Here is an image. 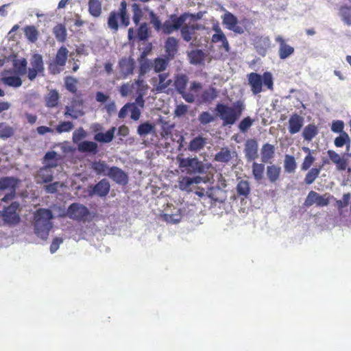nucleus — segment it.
<instances>
[{
	"mask_svg": "<svg viewBox=\"0 0 351 351\" xmlns=\"http://www.w3.org/2000/svg\"><path fill=\"white\" fill-rule=\"evenodd\" d=\"M245 104L242 100H237L232 106L219 103L215 110L223 121V125H232L236 123L245 110Z\"/></svg>",
	"mask_w": 351,
	"mask_h": 351,
	"instance_id": "nucleus-1",
	"label": "nucleus"
},
{
	"mask_svg": "<svg viewBox=\"0 0 351 351\" xmlns=\"http://www.w3.org/2000/svg\"><path fill=\"white\" fill-rule=\"evenodd\" d=\"M53 217L52 211L47 208H39L35 212L34 226L37 237L43 240L48 238L53 228V223L51 221Z\"/></svg>",
	"mask_w": 351,
	"mask_h": 351,
	"instance_id": "nucleus-2",
	"label": "nucleus"
},
{
	"mask_svg": "<svg viewBox=\"0 0 351 351\" xmlns=\"http://www.w3.org/2000/svg\"><path fill=\"white\" fill-rule=\"evenodd\" d=\"M127 8V2L123 0L117 11L114 10L110 12L108 18V26L113 32H117L119 25L123 27L129 26L130 18Z\"/></svg>",
	"mask_w": 351,
	"mask_h": 351,
	"instance_id": "nucleus-3",
	"label": "nucleus"
},
{
	"mask_svg": "<svg viewBox=\"0 0 351 351\" xmlns=\"http://www.w3.org/2000/svg\"><path fill=\"white\" fill-rule=\"evenodd\" d=\"M248 84L253 95H256L261 93L263 89L264 85L268 90L274 89V79L272 74L266 71L261 75L259 73L252 72L247 75Z\"/></svg>",
	"mask_w": 351,
	"mask_h": 351,
	"instance_id": "nucleus-4",
	"label": "nucleus"
},
{
	"mask_svg": "<svg viewBox=\"0 0 351 351\" xmlns=\"http://www.w3.org/2000/svg\"><path fill=\"white\" fill-rule=\"evenodd\" d=\"M68 53L69 51L65 47H61L58 50L53 61L49 65L51 73L56 75L62 71L68 58Z\"/></svg>",
	"mask_w": 351,
	"mask_h": 351,
	"instance_id": "nucleus-5",
	"label": "nucleus"
},
{
	"mask_svg": "<svg viewBox=\"0 0 351 351\" xmlns=\"http://www.w3.org/2000/svg\"><path fill=\"white\" fill-rule=\"evenodd\" d=\"M67 216L73 220L85 222L90 215V211L86 206L79 203L71 204L66 212Z\"/></svg>",
	"mask_w": 351,
	"mask_h": 351,
	"instance_id": "nucleus-6",
	"label": "nucleus"
},
{
	"mask_svg": "<svg viewBox=\"0 0 351 351\" xmlns=\"http://www.w3.org/2000/svg\"><path fill=\"white\" fill-rule=\"evenodd\" d=\"M332 198L333 196L329 193H326L321 195L314 191H311L306 197L304 205L306 206H311L315 204L317 206H326Z\"/></svg>",
	"mask_w": 351,
	"mask_h": 351,
	"instance_id": "nucleus-7",
	"label": "nucleus"
},
{
	"mask_svg": "<svg viewBox=\"0 0 351 351\" xmlns=\"http://www.w3.org/2000/svg\"><path fill=\"white\" fill-rule=\"evenodd\" d=\"M32 67L28 69L27 77L30 81L36 79L37 75L44 72V63L43 57L38 53H35L32 56L30 60Z\"/></svg>",
	"mask_w": 351,
	"mask_h": 351,
	"instance_id": "nucleus-8",
	"label": "nucleus"
},
{
	"mask_svg": "<svg viewBox=\"0 0 351 351\" xmlns=\"http://www.w3.org/2000/svg\"><path fill=\"white\" fill-rule=\"evenodd\" d=\"M19 208V204L16 202H12L10 206L5 208L1 216L5 223L10 225H15L20 221V217L16 213Z\"/></svg>",
	"mask_w": 351,
	"mask_h": 351,
	"instance_id": "nucleus-9",
	"label": "nucleus"
},
{
	"mask_svg": "<svg viewBox=\"0 0 351 351\" xmlns=\"http://www.w3.org/2000/svg\"><path fill=\"white\" fill-rule=\"evenodd\" d=\"M119 76L118 79H126L132 75L135 68V61L132 57H123L118 62Z\"/></svg>",
	"mask_w": 351,
	"mask_h": 351,
	"instance_id": "nucleus-10",
	"label": "nucleus"
},
{
	"mask_svg": "<svg viewBox=\"0 0 351 351\" xmlns=\"http://www.w3.org/2000/svg\"><path fill=\"white\" fill-rule=\"evenodd\" d=\"M177 160L179 163V167L182 169V171H186L188 173H193L200 172L202 170L200 162L196 158H184L178 156Z\"/></svg>",
	"mask_w": 351,
	"mask_h": 351,
	"instance_id": "nucleus-11",
	"label": "nucleus"
},
{
	"mask_svg": "<svg viewBox=\"0 0 351 351\" xmlns=\"http://www.w3.org/2000/svg\"><path fill=\"white\" fill-rule=\"evenodd\" d=\"M223 24L226 25V28L234 33L241 34L244 32L243 29L238 25V19L232 13L226 12L223 17Z\"/></svg>",
	"mask_w": 351,
	"mask_h": 351,
	"instance_id": "nucleus-12",
	"label": "nucleus"
},
{
	"mask_svg": "<svg viewBox=\"0 0 351 351\" xmlns=\"http://www.w3.org/2000/svg\"><path fill=\"white\" fill-rule=\"evenodd\" d=\"M258 145L255 138H250L245 141L244 147L245 157L247 161H253L258 157Z\"/></svg>",
	"mask_w": 351,
	"mask_h": 351,
	"instance_id": "nucleus-13",
	"label": "nucleus"
},
{
	"mask_svg": "<svg viewBox=\"0 0 351 351\" xmlns=\"http://www.w3.org/2000/svg\"><path fill=\"white\" fill-rule=\"evenodd\" d=\"M89 188L91 189L89 190L90 195H96L103 197H106L109 193L110 185L108 180L104 178L96 184L90 186Z\"/></svg>",
	"mask_w": 351,
	"mask_h": 351,
	"instance_id": "nucleus-14",
	"label": "nucleus"
},
{
	"mask_svg": "<svg viewBox=\"0 0 351 351\" xmlns=\"http://www.w3.org/2000/svg\"><path fill=\"white\" fill-rule=\"evenodd\" d=\"M275 41L279 45L278 56L280 59H287L294 53V47L288 45L282 36H277L275 38Z\"/></svg>",
	"mask_w": 351,
	"mask_h": 351,
	"instance_id": "nucleus-15",
	"label": "nucleus"
},
{
	"mask_svg": "<svg viewBox=\"0 0 351 351\" xmlns=\"http://www.w3.org/2000/svg\"><path fill=\"white\" fill-rule=\"evenodd\" d=\"M107 176L116 183L120 185H125L128 182L127 173L117 167H111Z\"/></svg>",
	"mask_w": 351,
	"mask_h": 351,
	"instance_id": "nucleus-16",
	"label": "nucleus"
},
{
	"mask_svg": "<svg viewBox=\"0 0 351 351\" xmlns=\"http://www.w3.org/2000/svg\"><path fill=\"white\" fill-rule=\"evenodd\" d=\"M35 178L38 184L49 183L53 179V169L43 165L38 171Z\"/></svg>",
	"mask_w": 351,
	"mask_h": 351,
	"instance_id": "nucleus-17",
	"label": "nucleus"
},
{
	"mask_svg": "<svg viewBox=\"0 0 351 351\" xmlns=\"http://www.w3.org/2000/svg\"><path fill=\"white\" fill-rule=\"evenodd\" d=\"M304 124V118L297 113L293 114L289 119V132L294 134L300 131Z\"/></svg>",
	"mask_w": 351,
	"mask_h": 351,
	"instance_id": "nucleus-18",
	"label": "nucleus"
},
{
	"mask_svg": "<svg viewBox=\"0 0 351 351\" xmlns=\"http://www.w3.org/2000/svg\"><path fill=\"white\" fill-rule=\"evenodd\" d=\"M60 160L61 156L58 154L56 152L49 151L45 154L43 159V164L53 169L58 166Z\"/></svg>",
	"mask_w": 351,
	"mask_h": 351,
	"instance_id": "nucleus-19",
	"label": "nucleus"
},
{
	"mask_svg": "<svg viewBox=\"0 0 351 351\" xmlns=\"http://www.w3.org/2000/svg\"><path fill=\"white\" fill-rule=\"evenodd\" d=\"M10 73V71H4L2 73V77L0 79L1 82L5 86L14 88L20 87L22 85V80L21 77L16 75L8 76V74Z\"/></svg>",
	"mask_w": 351,
	"mask_h": 351,
	"instance_id": "nucleus-20",
	"label": "nucleus"
},
{
	"mask_svg": "<svg viewBox=\"0 0 351 351\" xmlns=\"http://www.w3.org/2000/svg\"><path fill=\"white\" fill-rule=\"evenodd\" d=\"M330 160L336 165L337 169L339 171H344L348 167V161L346 159L341 158L339 154L333 150H328L327 152Z\"/></svg>",
	"mask_w": 351,
	"mask_h": 351,
	"instance_id": "nucleus-21",
	"label": "nucleus"
},
{
	"mask_svg": "<svg viewBox=\"0 0 351 351\" xmlns=\"http://www.w3.org/2000/svg\"><path fill=\"white\" fill-rule=\"evenodd\" d=\"M195 15L194 14H190L188 12H184L180 16H177L176 14H171L169 16V19L173 23V27L176 30L180 29L183 26L184 22L187 20L188 18H191L192 20H194Z\"/></svg>",
	"mask_w": 351,
	"mask_h": 351,
	"instance_id": "nucleus-22",
	"label": "nucleus"
},
{
	"mask_svg": "<svg viewBox=\"0 0 351 351\" xmlns=\"http://www.w3.org/2000/svg\"><path fill=\"white\" fill-rule=\"evenodd\" d=\"M200 25L195 23L192 25H184L180 29V32L183 40L189 42L192 40L193 36L196 30L200 29Z\"/></svg>",
	"mask_w": 351,
	"mask_h": 351,
	"instance_id": "nucleus-23",
	"label": "nucleus"
},
{
	"mask_svg": "<svg viewBox=\"0 0 351 351\" xmlns=\"http://www.w3.org/2000/svg\"><path fill=\"white\" fill-rule=\"evenodd\" d=\"M158 82L156 86V90L158 93L167 92V88L172 83V80L169 78L168 73H160L158 75Z\"/></svg>",
	"mask_w": 351,
	"mask_h": 351,
	"instance_id": "nucleus-24",
	"label": "nucleus"
},
{
	"mask_svg": "<svg viewBox=\"0 0 351 351\" xmlns=\"http://www.w3.org/2000/svg\"><path fill=\"white\" fill-rule=\"evenodd\" d=\"M235 152H231L228 147H221L220 151L215 155L214 160L221 163H228L233 158Z\"/></svg>",
	"mask_w": 351,
	"mask_h": 351,
	"instance_id": "nucleus-25",
	"label": "nucleus"
},
{
	"mask_svg": "<svg viewBox=\"0 0 351 351\" xmlns=\"http://www.w3.org/2000/svg\"><path fill=\"white\" fill-rule=\"evenodd\" d=\"M110 167L104 160H95L90 163V169L99 176H107Z\"/></svg>",
	"mask_w": 351,
	"mask_h": 351,
	"instance_id": "nucleus-26",
	"label": "nucleus"
},
{
	"mask_svg": "<svg viewBox=\"0 0 351 351\" xmlns=\"http://www.w3.org/2000/svg\"><path fill=\"white\" fill-rule=\"evenodd\" d=\"M78 151L82 153L96 154L98 152V145L95 142L84 141L78 144Z\"/></svg>",
	"mask_w": 351,
	"mask_h": 351,
	"instance_id": "nucleus-27",
	"label": "nucleus"
},
{
	"mask_svg": "<svg viewBox=\"0 0 351 351\" xmlns=\"http://www.w3.org/2000/svg\"><path fill=\"white\" fill-rule=\"evenodd\" d=\"M261 160L263 162H267L274 157L275 147L269 143H265L261 149Z\"/></svg>",
	"mask_w": 351,
	"mask_h": 351,
	"instance_id": "nucleus-28",
	"label": "nucleus"
},
{
	"mask_svg": "<svg viewBox=\"0 0 351 351\" xmlns=\"http://www.w3.org/2000/svg\"><path fill=\"white\" fill-rule=\"evenodd\" d=\"M188 57L191 64L197 65L204 62L206 54L201 49H194L188 53Z\"/></svg>",
	"mask_w": 351,
	"mask_h": 351,
	"instance_id": "nucleus-29",
	"label": "nucleus"
},
{
	"mask_svg": "<svg viewBox=\"0 0 351 351\" xmlns=\"http://www.w3.org/2000/svg\"><path fill=\"white\" fill-rule=\"evenodd\" d=\"M165 51L169 57L173 58L178 52V43L174 37H169L165 41Z\"/></svg>",
	"mask_w": 351,
	"mask_h": 351,
	"instance_id": "nucleus-30",
	"label": "nucleus"
},
{
	"mask_svg": "<svg viewBox=\"0 0 351 351\" xmlns=\"http://www.w3.org/2000/svg\"><path fill=\"white\" fill-rule=\"evenodd\" d=\"M281 168L276 165L267 167L266 174L271 183H276L280 178Z\"/></svg>",
	"mask_w": 351,
	"mask_h": 351,
	"instance_id": "nucleus-31",
	"label": "nucleus"
},
{
	"mask_svg": "<svg viewBox=\"0 0 351 351\" xmlns=\"http://www.w3.org/2000/svg\"><path fill=\"white\" fill-rule=\"evenodd\" d=\"M189 79L184 74H178L174 80V86L178 93L184 95Z\"/></svg>",
	"mask_w": 351,
	"mask_h": 351,
	"instance_id": "nucleus-32",
	"label": "nucleus"
},
{
	"mask_svg": "<svg viewBox=\"0 0 351 351\" xmlns=\"http://www.w3.org/2000/svg\"><path fill=\"white\" fill-rule=\"evenodd\" d=\"M206 143V139L202 136L193 138L189 143L188 150L197 152L203 149Z\"/></svg>",
	"mask_w": 351,
	"mask_h": 351,
	"instance_id": "nucleus-33",
	"label": "nucleus"
},
{
	"mask_svg": "<svg viewBox=\"0 0 351 351\" xmlns=\"http://www.w3.org/2000/svg\"><path fill=\"white\" fill-rule=\"evenodd\" d=\"M115 130L116 128L112 127L106 133L98 132L94 136V139L100 143H110L114 138Z\"/></svg>",
	"mask_w": 351,
	"mask_h": 351,
	"instance_id": "nucleus-34",
	"label": "nucleus"
},
{
	"mask_svg": "<svg viewBox=\"0 0 351 351\" xmlns=\"http://www.w3.org/2000/svg\"><path fill=\"white\" fill-rule=\"evenodd\" d=\"M17 180L12 177H3L0 178V190L8 189L10 191H16Z\"/></svg>",
	"mask_w": 351,
	"mask_h": 351,
	"instance_id": "nucleus-35",
	"label": "nucleus"
},
{
	"mask_svg": "<svg viewBox=\"0 0 351 351\" xmlns=\"http://www.w3.org/2000/svg\"><path fill=\"white\" fill-rule=\"evenodd\" d=\"M201 181L202 178L199 176L194 178L182 177L179 180V187L182 191H188L193 184H199Z\"/></svg>",
	"mask_w": 351,
	"mask_h": 351,
	"instance_id": "nucleus-36",
	"label": "nucleus"
},
{
	"mask_svg": "<svg viewBox=\"0 0 351 351\" xmlns=\"http://www.w3.org/2000/svg\"><path fill=\"white\" fill-rule=\"evenodd\" d=\"M135 84L139 87V90H138V96L136 97L135 101V105L137 104L140 107L143 108L145 104L143 96L145 95V90L147 89V86H144L143 80L141 79L136 80Z\"/></svg>",
	"mask_w": 351,
	"mask_h": 351,
	"instance_id": "nucleus-37",
	"label": "nucleus"
},
{
	"mask_svg": "<svg viewBox=\"0 0 351 351\" xmlns=\"http://www.w3.org/2000/svg\"><path fill=\"white\" fill-rule=\"evenodd\" d=\"M318 132L317 127L315 124L311 123L304 128L302 136L305 141L310 142L318 134Z\"/></svg>",
	"mask_w": 351,
	"mask_h": 351,
	"instance_id": "nucleus-38",
	"label": "nucleus"
},
{
	"mask_svg": "<svg viewBox=\"0 0 351 351\" xmlns=\"http://www.w3.org/2000/svg\"><path fill=\"white\" fill-rule=\"evenodd\" d=\"M237 194L239 197H247L250 193V185L247 180L239 181L236 186Z\"/></svg>",
	"mask_w": 351,
	"mask_h": 351,
	"instance_id": "nucleus-39",
	"label": "nucleus"
},
{
	"mask_svg": "<svg viewBox=\"0 0 351 351\" xmlns=\"http://www.w3.org/2000/svg\"><path fill=\"white\" fill-rule=\"evenodd\" d=\"M270 47L269 38H261L255 44V49L259 55L265 56L268 48Z\"/></svg>",
	"mask_w": 351,
	"mask_h": 351,
	"instance_id": "nucleus-40",
	"label": "nucleus"
},
{
	"mask_svg": "<svg viewBox=\"0 0 351 351\" xmlns=\"http://www.w3.org/2000/svg\"><path fill=\"white\" fill-rule=\"evenodd\" d=\"M88 12L94 17H99L101 14V3L99 0L88 1Z\"/></svg>",
	"mask_w": 351,
	"mask_h": 351,
	"instance_id": "nucleus-41",
	"label": "nucleus"
},
{
	"mask_svg": "<svg viewBox=\"0 0 351 351\" xmlns=\"http://www.w3.org/2000/svg\"><path fill=\"white\" fill-rule=\"evenodd\" d=\"M13 66L16 71V73L19 75H24L26 73H27V71H28L27 69V62L26 59L21 58V59H18V60H14L13 62Z\"/></svg>",
	"mask_w": 351,
	"mask_h": 351,
	"instance_id": "nucleus-42",
	"label": "nucleus"
},
{
	"mask_svg": "<svg viewBox=\"0 0 351 351\" xmlns=\"http://www.w3.org/2000/svg\"><path fill=\"white\" fill-rule=\"evenodd\" d=\"M211 41L213 43L221 42V47L227 52L230 51V45L223 32L220 34H214L211 37Z\"/></svg>",
	"mask_w": 351,
	"mask_h": 351,
	"instance_id": "nucleus-43",
	"label": "nucleus"
},
{
	"mask_svg": "<svg viewBox=\"0 0 351 351\" xmlns=\"http://www.w3.org/2000/svg\"><path fill=\"white\" fill-rule=\"evenodd\" d=\"M53 34L58 42L63 43L66 38V29L64 25L58 24L53 29Z\"/></svg>",
	"mask_w": 351,
	"mask_h": 351,
	"instance_id": "nucleus-44",
	"label": "nucleus"
},
{
	"mask_svg": "<svg viewBox=\"0 0 351 351\" xmlns=\"http://www.w3.org/2000/svg\"><path fill=\"white\" fill-rule=\"evenodd\" d=\"M252 175L256 181H261L264 176L265 165L263 163L254 162L252 166Z\"/></svg>",
	"mask_w": 351,
	"mask_h": 351,
	"instance_id": "nucleus-45",
	"label": "nucleus"
},
{
	"mask_svg": "<svg viewBox=\"0 0 351 351\" xmlns=\"http://www.w3.org/2000/svg\"><path fill=\"white\" fill-rule=\"evenodd\" d=\"M27 39L31 43H35L38 40V31L34 25H27L23 29Z\"/></svg>",
	"mask_w": 351,
	"mask_h": 351,
	"instance_id": "nucleus-46",
	"label": "nucleus"
},
{
	"mask_svg": "<svg viewBox=\"0 0 351 351\" xmlns=\"http://www.w3.org/2000/svg\"><path fill=\"white\" fill-rule=\"evenodd\" d=\"M151 34V31L147 23L140 25L137 29V37L141 41H145L148 39Z\"/></svg>",
	"mask_w": 351,
	"mask_h": 351,
	"instance_id": "nucleus-47",
	"label": "nucleus"
},
{
	"mask_svg": "<svg viewBox=\"0 0 351 351\" xmlns=\"http://www.w3.org/2000/svg\"><path fill=\"white\" fill-rule=\"evenodd\" d=\"M218 96V91L214 87H210L205 90L202 94V99L204 102L210 103Z\"/></svg>",
	"mask_w": 351,
	"mask_h": 351,
	"instance_id": "nucleus-48",
	"label": "nucleus"
},
{
	"mask_svg": "<svg viewBox=\"0 0 351 351\" xmlns=\"http://www.w3.org/2000/svg\"><path fill=\"white\" fill-rule=\"evenodd\" d=\"M297 167L295 158L291 155H285L284 161L285 171L287 173H293Z\"/></svg>",
	"mask_w": 351,
	"mask_h": 351,
	"instance_id": "nucleus-49",
	"label": "nucleus"
},
{
	"mask_svg": "<svg viewBox=\"0 0 351 351\" xmlns=\"http://www.w3.org/2000/svg\"><path fill=\"white\" fill-rule=\"evenodd\" d=\"M154 132V125L149 122H145L140 124L137 129V132L141 137H145L149 134H151L152 132Z\"/></svg>",
	"mask_w": 351,
	"mask_h": 351,
	"instance_id": "nucleus-50",
	"label": "nucleus"
},
{
	"mask_svg": "<svg viewBox=\"0 0 351 351\" xmlns=\"http://www.w3.org/2000/svg\"><path fill=\"white\" fill-rule=\"evenodd\" d=\"M321 170L322 166H319L318 168L311 169L305 176L304 182L308 185L313 184L318 178Z\"/></svg>",
	"mask_w": 351,
	"mask_h": 351,
	"instance_id": "nucleus-51",
	"label": "nucleus"
},
{
	"mask_svg": "<svg viewBox=\"0 0 351 351\" xmlns=\"http://www.w3.org/2000/svg\"><path fill=\"white\" fill-rule=\"evenodd\" d=\"M59 101V94L56 90H51L46 97V106L49 108L56 107Z\"/></svg>",
	"mask_w": 351,
	"mask_h": 351,
	"instance_id": "nucleus-52",
	"label": "nucleus"
},
{
	"mask_svg": "<svg viewBox=\"0 0 351 351\" xmlns=\"http://www.w3.org/2000/svg\"><path fill=\"white\" fill-rule=\"evenodd\" d=\"M334 143L337 147H342L344 145H346L348 149L350 145L349 135L346 132H342L339 136L335 138Z\"/></svg>",
	"mask_w": 351,
	"mask_h": 351,
	"instance_id": "nucleus-53",
	"label": "nucleus"
},
{
	"mask_svg": "<svg viewBox=\"0 0 351 351\" xmlns=\"http://www.w3.org/2000/svg\"><path fill=\"white\" fill-rule=\"evenodd\" d=\"M339 15L347 25H351V6L347 5L341 6Z\"/></svg>",
	"mask_w": 351,
	"mask_h": 351,
	"instance_id": "nucleus-54",
	"label": "nucleus"
},
{
	"mask_svg": "<svg viewBox=\"0 0 351 351\" xmlns=\"http://www.w3.org/2000/svg\"><path fill=\"white\" fill-rule=\"evenodd\" d=\"M132 20L136 25H138L143 17V11L139 4L132 5Z\"/></svg>",
	"mask_w": 351,
	"mask_h": 351,
	"instance_id": "nucleus-55",
	"label": "nucleus"
},
{
	"mask_svg": "<svg viewBox=\"0 0 351 351\" xmlns=\"http://www.w3.org/2000/svg\"><path fill=\"white\" fill-rule=\"evenodd\" d=\"M65 87L67 90L75 94L77 92V80L73 77H66L64 80Z\"/></svg>",
	"mask_w": 351,
	"mask_h": 351,
	"instance_id": "nucleus-56",
	"label": "nucleus"
},
{
	"mask_svg": "<svg viewBox=\"0 0 351 351\" xmlns=\"http://www.w3.org/2000/svg\"><path fill=\"white\" fill-rule=\"evenodd\" d=\"M74 125L71 121H62L56 127V131L58 134L68 132L73 130Z\"/></svg>",
	"mask_w": 351,
	"mask_h": 351,
	"instance_id": "nucleus-57",
	"label": "nucleus"
},
{
	"mask_svg": "<svg viewBox=\"0 0 351 351\" xmlns=\"http://www.w3.org/2000/svg\"><path fill=\"white\" fill-rule=\"evenodd\" d=\"M254 120L250 117H245L243 119L239 124V129L240 132L245 133L248 129L252 125Z\"/></svg>",
	"mask_w": 351,
	"mask_h": 351,
	"instance_id": "nucleus-58",
	"label": "nucleus"
},
{
	"mask_svg": "<svg viewBox=\"0 0 351 351\" xmlns=\"http://www.w3.org/2000/svg\"><path fill=\"white\" fill-rule=\"evenodd\" d=\"M14 134L12 127L2 123H0V138H9Z\"/></svg>",
	"mask_w": 351,
	"mask_h": 351,
	"instance_id": "nucleus-59",
	"label": "nucleus"
},
{
	"mask_svg": "<svg viewBox=\"0 0 351 351\" xmlns=\"http://www.w3.org/2000/svg\"><path fill=\"white\" fill-rule=\"evenodd\" d=\"M168 62L166 60L162 58H156L154 64V69L156 73L163 71L166 69Z\"/></svg>",
	"mask_w": 351,
	"mask_h": 351,
	"instance_id": "nucleus-60",
	"label": "nucleus"
},
{
	"mask_svg": "<svg viewBox=\"0 0 351 351\" xmlns=\"http://www.w3.org/2000/svg\"><path fill=\"white\" fill-rule=\"evenodd\" d=\"M350 199V194L346 193L343 195L342 199L337 200L336 204L339 212L348 205Z\"/></svg>",
	"mask_w": 351,
	"mask_h": 351,
	"instance_id": "nucleus-61",
	"label": "nucleus"
},
{
	"mask_svg": "<svg viewBox=\"0 0 351 351\" xmlns=\"http://www.w3.org/2000/svg\"><path fill=\"white\" fill-rule=\"evenodd\" d=\"M149 16L151 19L150 22L153 25L154 29L156 31H160L162 29V25L158 16H157V15L154 14V12H151Z\"/></svg>",
	"mask_w": 351,
	"mask_h": 351,
	"instance_id": "nucleus-62",
	"label": "nucleus"
},
{
	"mask_svg": "<svg viewBox=\"0 0 351 351\" xmlns=\"http://www.w3.org/2000/svg\"><path fill=\"white\" fill-rule=\"evenodd\" d=\"M199 121L203 124L206 125L214 121V117L207 111L202 112L199 116Z\"/></svg>",
	"mask_w": 351,
	"mask_h": 351,
	"instance_id": "nucleus-63",
	"label": "nucleus"
},
{
	"mask_svg": "<svg viewBox=\"0 0 351 351\" xmlns=\"http://www.w3.org/2000/svg\"><path fill=\"white\" fill-rule=\"evenodd\" d=\"M315 161V158L313 155H306L301 165V169L302 171L308 170Z\"/></svg>",
	"mask_w": 351,
	"mask_h": 351,
	"instance_id": "nucleus-64",
	"label": "nucleus"
}]
</instances>
